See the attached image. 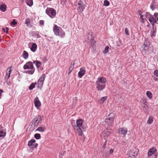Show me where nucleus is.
<instances>
[{
	"mask_svg": "<svg viewBox=\"0 0 158 158\" xmlns=\"http://www.w3.org/2000/svg\"><path fill=\"white\" fill-rule=\"evenodd\" d=\"M106 80L103 77H98L96 82V88L98 91L103 90L105 87Z\"/></svg>",
	"mask_w": 158,
	"mask_h": 158,
	"instance_id": "1",
	"label": "nucleus"
},
{
	"mask_svg": "<svg viewBox=\"0 0 158 158\" xmlns=\"http://www.w3.org/2000/svg\"><path fill=\"white\" fill-rule=\"evenodd\" d=\"M139 15L140 16V18L141 19V22L142 23H144V19L143 17L146 19V20H148L152 26H154V23L157 21L155 19L154 16L151 15L149 13L147 12L144 15H142L141 14L139 13Z\"/></svg>",
	"mask_w": 158,
	"mask_h": 158,
	"instance_id": "2",
	"label": "nucleus"
},
{
	"mask_svg": "<svg viewBox=\"0 0 158 158\" xmlns=\"http://www.w3.org/2000/svg\"><path fill=\"white\" fill-rule=\"evenodd\" d=\"M46 12L51 18H53L56 15V11L53 9L50 8H47Z\"/></svg>",
	"mask_w": 158,
	"mask_h": 158,
	"instance_id": "3",
	"label": "nucleus"
},
{
	"mask_svg": "<svg viewBox=\"0 0 158 158\" xmlns=\"http://www.w3.org/2000/svg\"><path fill=\"white\" fill-rule=\"evenodd\" d=\"M114 117V114H110L105 119L104 121L105 123H107L108 125L110 124L113 122Z\"/></svg>",
	"mask_w": 158,
	"mask_h": 158,
	"instance_id": "4",
	"label": "nucleus"
},
{
	"mask_svg": "<svg viewBox=\"0 0 158 158\" xmlns=\"http://www.w3.org/2000/svg\"><path fill=\"white\" fill-rule=\"evenodd\" d=\"M41 117L39 116H36L34 118L33 120V123H34V127H36L38 125L39 123L41 122Z\"/></svg>",
	"mask_w": 158,
	"mask_h": 158,
	"instance_id": "5",
	"label": "nucleus"
},
{
	"mask_svg": "<svg viewBox=\"0 0 158 158\" xmlns=\"http://www.w3.org/2000/svg\"><path fill=\"white\" fill-rule=\"evenodd\" d=\"M127 154L129 156L134 158L137 156V153L135 150L131 149L128 152Z\"/></svg>",
	"mask_w": 158,
	"mask_h": 158,
	"instance_id": "6",
	"label": "nucleus"
},
{
	"mask_svg": "<svg viewBox=\"0 0 158 158\" xmlns=\"http://www.w3.org/2000/svg\"><path fill=\"white\" fill-rule=\"evenodd\" d=\"M74 129L79 135H82V131H85V128L84 127H81V128H78V127H74Z\"/></svg>",
	"mask_w": 158,
	"mask_h": 158,
	"instance_id": "7",
	"label": "nucleus"
},
{
	"mask_svg": "<svg viewBox=\"0 0 158 158\" xmlns=\"http://www.w3.org/2000/svg\"><path fill=\"white\" fill-rule=\"evenodd\" d=\"M45 77V75L43 74L41 77L39 79L38 81V87H41L42 86Z\"/></svg>",
	"mask_w": 158,
	"mask_h": 158,
	"instance_id": "8",
	"label": "nucleus"
},
{
	"mask_svg": "<svg viewBox=\"0 0 158 158\" xmlns=\"http://www.w3.org/2000/svg\"><path fill=\"white\" fill-rule=\"evenodd\" d=\"M149 41L146 40L144 42V44L142 45V47L143 48V50L145 52L147 51L149 48Z\"/></svg>",
	"mask_w": 158,
	"mask_h": 158,
	"instance_id": "9",
	"label": "nucleus"
},
{
	"mask_svg": "<svg viewBox=\"0 0 158 158\" xmlns=\"http://www.w3.org/2000/svg\"><path fill=\"white\" fill-rule=\"evenodd\" d=\"M23 68L25 69H33V66L32 62H28L24 65Z\"/></svg>",
	"mask_w": 158,
	"mask_h": 158,
	"instance_id": "10",
	"label": "nucleus"
},
{
	"mask_svg": "<svg viewBox=\"0 0 158 158\" xmlns=\"http://www.w3.org/2000/svg\"><path fill=\"white\" fill-rule=\"evenodd\" d=\"M35 141L34 139H32L30 141H29L28 143V145L30 148H34L36 147L37 145H36L35 143Z\"/></svg>",
	"mask_w": 158,
	"mask_h": 158,
	"instance_id": "11",
	"label": "nucleus"
},
{
	"mask_svg": "<svg viewBox=\"0 0 158 158\" xmlns=\"http://www.w3.org/2000/svg\"><path fill=\"white\" fill-rule=\"evenodd\" d=\"M34 104L35 106L37 109L41 106V103L38 97L36 98L34 100Z\"/></svg>",
	"mask_w": 158,
	"mask_h": 158,
	"instance_id": "12",
	"label": "nucleus"
},
{
	"mask_svg": "<svg viewBox=\"0 0 158 158\" xmlns=\"http://www.w3.org/2000/svg\"><path fill=\"white\" fill-rule=\"evenodd\" d=\"M61 29V28L60 27L56 25H55L53 28V31L55 34L56 35H59V32Z\"/></svg>",
	"mask_w": 158,
	"mask_h": 158,
	"instance_id": "13",
	"label": "nucleus"
},
{
	"mask_svg": "<svg viewBox=\"0 0 158 158\" xmlns=\"http://www.w3.org/2000/svg\"><path fill=\"white\" fill-rule=\"evenodd\" d=\"M127 131V128H120L118 130V133L120 134L125 135Z\"/></svg>",
	"mask_w": 158,
	"mask_h": 158,
	"instance_id": "14",
	"label": "nucleus"
},
{
	"mask_svg": "<svg viewBox=\"0 0 158 158\" xmlns=\"http://www.w3.org/2000/svg\"><path fill=\"white\" fill-rule=\"evenodd\" d=\"M83 123V121L81 119H78L76 121L77 126H75L74 127H78V128L82 127V126Z\"/></svg>",
	"mask_w": 158,
	"mask_h": 158,
	"instance_id": "15",
	"label": "nucleus"
},
{
	"mask_svg": "<svg viewBox=\"0 0 158 158\" xmlns=\"http://www.w3.org/2000/svg\"><path fill=\"white\" fill-rule=\"evenodd\" d=\"M156 151V149L154 148H151L148 152V157L151 156Z\"/></svg>",
	"mask_w": 158,
	"mask_h": 158,
	"instance_id": "16",
	"label": "nucleus"
},
{
	"mask_svg": "<svg viewBox=\"0 0 158 158\" xmlns=\"http://www.w3.org/2000/svg\"><path fill=\"white\" fill-rule=\"evenodd\" d=\"M85 70L81 68L80 71L78 73V76L80 78H81L85 74Z\"/></svg>",
	"mask_w": 158,
	"mask_h": 158,
	"instance_id": "17",
	"label": "nucleus"
},
{
	"mask_svg": "<svg viewBox=\"0 0 158 158\" xmlns=\"http://www.w3.org/2000/svg\"><path fill=\"white\" fill-rule=\"evenodd\" d=\"M102 134L104 137H108L110 135L111 133L107 130H106L103 131Z\"/></svg>",
	"mask_w": 158,
	"mask_h": 158,
	"instance_id": "18",
	"label": "nucleus"
},
{
	"mask_svg": "<svg viewBox=\"0 0 158 158\" xmlns=\"http://www.w3.org/2000/svg\"><path fill=\"white\" fill-rule=\"evenodd\" d=\"M37 46L36 44L33 43L31 48V50L33 52H35L36 50Z\"/></svg>",
	"mask_w": 158,
	"mask_h": 158,
	"instance_id": "19",
	"label": "nucleus"
},
{
	"mask_svg": "<svg viewBox=\"0 0 158 158\" xmlns=\"http://www.w3.org/2000/svg\"><path fill=\"white\" fill-rule=\"evenodd\" d=\"M11 67H10V69H9V71H8V69H7V70L6 75V78L7 79H8L10 77V72L11 71Z\"/></svg>",
	"mask_w": 158,
	"mask_h": 158,
	"instance_id": "20",
	"label": "nucleus"
},
{
	"mask_svg": "<svg viewBox=\"0 0 158 158\" xmlns=\"http://www.w3.org/2000/svg\"><path fill=\"white\" fill-rule=\"evenodd\" d=\"M6 6L5 4H2L0 6V9L2 11L4 12L6 10Z\"/></svg>",
	"mask_w": 158,
	"mask_h": 158,
	"instance_id": "21",
	"label": "nucleus"
},
{
	"mask_svg": "<svg viewBox=\"0 0 158 158\" xmlns=\"http://www.w3.org/2000/svg\"><path fill=\"white\" fill-rule=\"evenodd\" d=\"M74 63H71V66L70 67L69 70V72L68 73V74H69L72 71L73 69L74 66Z\"/></svg>",
	"mask_w": 158,
	"mask_h": 158,
	"instance_id": "22",
	"label": "nucleus"
},
{
	"mask_svg": "<svg viewBox=\"0 0 158 158\" xmlns=\"http://www.w3.org/2000/svg\"><path fill=\"white\" fill-rule=\"evenodd\" d=\"M107 98V97L106 96L102 97L100 99L99 102L100 104H102Z\"/></svg>",
	"mask_w": 158,
	"mask_h": 158,
	"instance_id": "23",
	"label": "nucleus"
},
{
	"mask_svg": "<svg viewBox=\"0 0 158 158\" xmlns=\"http://www.w3.org/2000/svg\"><path fill=\"white\" fill-rule=\"evenodd\" d=\"M78 10L79 12L81 13L85 8L84 5H79Z\"/></svg>",
	"mask_w": 158,
	"mask_h": 158,
	"instance_id": "24",
	"label": "nucleus"
},
{
	"mask_svg": "<svg viewBox=\"0 0 158 158\" xmlns=\"http://www.w3.org/2000/svg\"><path fill=\"white\" fill-rule=\"evenodd\" d=\"M65 35V32H64L63 30L61 28L59 32V35H57L60 36L61 37H63Z\"/></svg>",
	"mask_w": 158,
	"mask_h": 158,
	"instance_id": "25",
	"label": "nucleus"
},
{
	"mask_svg": "<svg viewBox=\"0 0 158 158\" xmlns=\"http://www.w3.org/2000/svg\"><path fill=\"white\" fill-rule=\"evenodd\" d=\"M28 56V53L26 51H24L23 52V56L25 59L27 58Z\"/></svg>",
	"mask_w": 158,
	"mask_h": 158,
	"instance_id": "26",
	"label": "nucleus"
},
{
	"mask_svg": "<svg viewBox=\"0 0 158 158\" xmlns=\"http://www.w3.org/2000/svg\"><path fill=\"white\" fill-rule=\"evenodd\" d=\"M26 2L27 4L30 6H31L33 4V0H26Z\"/></svg>",
	"mask_w": 158,
	"mask_h": 158,
	"instance_id": "27",
	"label": "nucleus"
},
{
	"mask_svg": "<svg viewBox=\"0 0 158 158\" xmlns=\"http://www.w3.org/2000/svg\"><path fill=\"white\" fill-rule=\"evenodd\" d=\"M153 121V117L151 116L149 117L147 121V123L148 124H151Z\"/></svg>",
	"mask_w": 158,
	"mask_h": 158,
	"instance_id": "28",
	"label": "nucleus"
},
{
	"mask_svg": "<svg viewBox=\"0 0 158 158\" xmlns=\"http://www.w3.org/2000/svg\"><path fill=\"white\" fill-rule=\"evenodd\" d=\"M146 95L149 98H152V93L150 91H148L146 92Z\"/></svg>",
	"mask_w": 158,
	"mask_h": 158,
	"instance_id": "29",
	"label": "nucleus"
},
{
	"mask_svg": "<svg viewBox=\"0 0 158 158\" xmlns=\"http://www.w3.org/2000/svg\"><path fill=\"white\" fill-rule=\"evenodd\" d=\"M46 129V128L44 127H38L36 130L40 132H44Z\"/></svg>",
	"mask_w": 158,
	"mask_h": 158,
	"instance_id": "30",
	"label": "nucleus"
},
{
	"mask_svg": "<svg viewBox=\"0 0 158 158\" xmlns=\"http://www.w3.org/2000/svg\"><path fill=\"white\" fill-rule=\"evenodd\" d=\"M36 83H32L31 85L29 86V89L30 90H32L33 88L35 87V84Z\"/></svg>",
	"mask_w": 158,
	"mask_h": 158,
	"instance_id": "31",
	"label": "nucleus"
},
{
	"mask_svg": "<svg viewBox=\"0 0 158 158\" xmlns=\"http://www.w3.org/2000/svg\"><path fill=\"white\" fill-rule=\"evenodd\" d=\"M36 62V65L38 68L41 65V63L38 61H34V63H35Z\"/></svg>",
	"mask_w": 158,
	"mask_h": 158,
	"instance_id": "32",
	"label": "nucleus"
},
{
	"mask_svg": "<svg viewBox=\"0 0 158 158\" xmlns=\"http://www.w3.org/2000/svg\"><path fill=\"white\" fill-rule=\"evenodd\" d=\"M25 23L27 25V26L28 27L30 25V21L29 19H27L26 20Z\"/></svg>",
	"mask_w": 158,
	"mask_h": 158,
	"instance_id": "33",
	"label": "nucleus"
},
{
	"mask_svg": "<svg viewBox=\"0 0 158 158\" xmlns=\"http://www.w3.org/2000/svg\"><path fill=\"white\" fill-rule=\"evenodd\" d=\"M31 70H29L27 71L26 72L28 73V74H33V73H34L35 70L34 69H31Z\"/></svg>",
	"mask_w": 158,
	"mask_h": 158,
	"instance_id": "34",
	"label": "nucleus"
},
{
	"mask_svg": "<svg viewBox=\"0 0 158 158\" xmlns=\"http://www.w3.org/2000/svg\"><path fill=\"white\" fill-rule=\"evenodd\" d=\"M109 47L108 46H106L105 47V50L103 51V52L104 54H106L107 53L109 50Z\"/></svg>",
	"mask_w": 158,
	"mask_h": 158,
	"instance_id": "35",
	"label": "nucleus"
},
{
	"mask_svg": "<svg viewBox=\"0 0 158 158\" xmlns=\"http://www.w3.org/2000/svg\"><path fill=\"white\" fill-rule=\"evenodd\" d=\"M6 135V133L5 132L2 131H0V137L5 136Z\"/></svg>",
	"mask_w": 158,
	"mask_h": 158,
	"instance_id": "36",
	"label": "nucleus"
},
{
	"mask_svg": "<svg viewBox=\"0 0 158 158\" xmlns=\"http://www.w3.org/2000/svg\"><path fill=\"white\" fill-rule=\"evenodd\" d=\"M84 0H80L78 3V5H84Z\"/></svg>",
	"mask_w": 158,
	"mask_h": 158,
	"instance_id": "37",
	"label": "nucleus"
},
{
	"mask_svg": "<svg viewBox=\"0 0 158 158\" xmlns=\"http://www.w3.org/2000/svg\"><path fill=\"white\" fill-rule=\"evenodd\" d=\"M110 3L109 1L107 0H105L104 1V6H107L109 5Z\"/></svg>",
	"mask_w": 158,
	"mask_h": 158,
	"instance_id": "38",
	"label": "nucleus"
},
{
	"mask_svg": "<svg viewBox=\"0 0 158 158\" xmlns=\"http://www.w3.org/2000/svg\"><path fill=\"white\" fill-rule=\"evenodd\" d=\"M35 137L36 139H39L40 138V134H36L35 135Z\"/></svg>",
	"mask_w": 158,
	"mask_h": 158,
	"instance_id": "39",
	"label": "nucleus"
},
{
	"mask_svg": "<svg viewBox=\"0 0 158 158\" xmlns=\"http://www.w3.org/2000/svg\"><path fill=\"white\" fill-rule=\"evenodd\" d=\"M95 41L94 40H91V45L92 46V47H94V48H95Z\"/></svg>",
	"mask_w": 158,
	"mask_h": 158,
	"instance_id": "40",
	"label": "nucleus"
},
{
	"mask_svg": "<svg viewBox=\"0 0 158 158\" xmlns=\"http://www.w3.org/2000/svg\"><path fill=\"white\" fill-rule=\"evenodd\" d=\"M11 25H12L15 26L17 24V23L15 21V20L14 19L11 23Z\"/></svg>",
	"mask_w": 158,
	"mask_h": 158,
	"instance_id": "41",
	"label": "nucleus"
},
{
	"mask_svg": "<svg viewBox=\"0 0 158 158\" xmlns=\"http://www.w3.org/2000/svg\"><path fill=\"white\" fill-rule=\"evenodd\" d=\"M125 32L126 35H129V33L128 30L127 28H126L125 29Z\"/></svg>",
	"mask_w": 158,
	"mask_h": 158,
	"instance_id": "42",
	"label": "nucleus"
},
{
	"mask_svg": "<svg viewBox=\"0 0 158 158\" xmlns=\"http://www.w3.org/2000/svg\"><path fill=\"white\" fill-rule=\"evenodd\" d=\"M154 74L157 77H158V70H156L154 72Z\"/></svg>",
	"mask_w": 158,
	"mask_h": 158,
	"instance_id": "43",
	"label": "nucleus"
},
{
	"mask_svg": "<svg viewBox=\"0 0 158 158\" xmlns=\"http://www.w3.org/2000/svg\"><path fill=\"white\" fill-rule=\"evenodd\" d=\"M77 98H75L73 99V102L75 103V104H76V103H77Z\"/></svg>",
	"mask_w": 158,
	"mask_h": 158,
	"instance_id": "44",
	"label": "nucleus"
},
{
	"mask_svg": "<svg viewBox=\"0 0 158 158\" xmlns=\"http://www.w3.org/2000/svg\"><path fill=\"white\" fill-rule=\"evenodd\" d=\"M40 25H44V21L43 20H40Z\"/></svg>",
	"mask_w": 158,
	"mask_h": 158,
	"instance_id": "45",
	"label": "nucleus"
},
{
	"mask_svg": "<svg viewBox=\"0 0 158 158\" xmlns=\"http://www.w3.org/2000/svg\"><path fill=\"white\" fill-rule=\"evenodd\" d=\"M106 141L104 142V144H103V146H102V148H105V146H106Z\"/></svg>",
	"mask_w": 158,
	"mask_h": 158,
	"instance_id": "46",
	"label": "nucleus"
},
{
	"mask_svg": "<svg viewBox=\"0 0 158 158\" xmlns=\"http://www.w3.org/2000/svg\"><path fill=\"white\" fill-rule=\"evenodd\" d=\"M113 151H114V149H111L110 150V153H112L113 152Z\"/></svg>",
	"mask_w": 158,
	"mask_h": 158,
	"instance_id": "47",
	"label": "nucleus"
},
{
	"mask_svg": "<svg viewBox=\"0 0 158 158\" xmlns=\"http://www.w3.org/2000/svg\"><path fill=\"white\" fill-rule=\"evenodd\" d=\"M3 91L2 90L0 89V97L1 96V94L3 92Z\"/></svg>",
	"mask_w": 158,
	"mask_h": 158,
	"instance_id": "48",
	"label": "nucleus"
},
{
	"mask_svg": "<svg viewBox=\"0 0 158 158\" xmlns=\"http://www.w3.org/2000/svg\"><path fill=\"white\" fill-rule=\"evenodd\" d=\"M154 80L155 81H156L158 80V79L156 77H154Z\"/></svg>",
	"mask_w": 158,
	"mask_h": 158,
	"instance_id": "49",
	"label": "nucleus"
},
{
	"mask_svg": "<svg viewBox=\"0 0 158 158\" xmlns=\"http://www.w3.org/2000/svg\"><path fill=\"white\" fill-rule=\"evenodd\" d=\"M6 33H7L8 32V31L9 30V29H8V27H6Z\"/></svg>",
	"mask_w": 158,
	"mask_h": 158,
	"instance_id": "50",
	"label": "nucleus"
},
{
	"mask_svg": "<svg viewBox=\"0 0 158 158\" xmlns=\"http://www.w3.org/2000/svg\"><path fill=\"white\" fill-rule=\"evenodd\" d=\"M143 102H144V104H145V103L146 102V100L145 99L143 100Z\"/></svg>",
	"mask_w": 158,
	"mask_h": 158,
	"instance_id": "51",
	"label": "nucleus"
},
{
	"mask_svg": "<svg viewBox=\"0 0 158 158\" xmlns=\"http://www.w3.org/2000/svg\"><path fill=\"white\" fill-rule=\"evenodd\" d=\"M2 30L3 31H4L5 32V28H2Z\"/></svg>",
	"mask_w": 158,
	"mask_h": 158,
	"instance_id": "52",
	"label": "nucleus"
},
{
	"mask_svg": "<svg viewBox=\"0 0 158 158\" xmlns=\"http://www.w3.org/2000/svg\"><path fill=\"white\" fill-rule=\"evenodd\" d=\"M2 126L1 125H0V130H1V129L2 128Z\"/></svg>",
	"mask_w": 158,
	"mask_h": 158,
	"instance_id": "53",
	"label": "nucleus"
},
{
	"mask_svg": "<svg viewBox=\"0 0 158 158\" xmlns=\"http://www.w3.org/2000/svg\"><path fill=\"white\" fill-rule=\"evenodd\" d=\"M40 37V35H38H38H37V37L38 38V37Z\"/></svg>",
	"mask_w": 158,
	"mask_h": 158,
	"instance_id": "54",
	"label": "nucleus"
},
{
	"mask_svg": "<svg viewBox=\"0 0 158 158\" xmlns=\"http://www.w3.org/2000/svg\"><path fill=\"white\" fill-rule=\"evenodd\" d=\"M33 129H34V128L32 127V128L31 130H33Z\"/></svg>",
	"mask_w": 158,
	"mask_h": 158,
	"instance_id": "55",
	"label": "nucleus"
},
{
	"mask_svg": "<svg viewBox=\"0 0 158 158\" xmlns=\"http://www.w3.org/2000/svg\"><path fill=\"white\" fill-rule=\"evenodd\" d=\"M52 0H48L49 1H51Z\"/></svg>",
	"mask_w": 158,
	"mask_h": 158,
	"instance_id": "56",
	"label": "nucleus"
},
{
	"mask_svg": "<svg viewBox=\"0 0 158 158\" xmlns=\"http://www.w3.org/2000/svg\"><path fill=\"white\" fill-rule=\"evenodd\" d=\"M156 158V156L155 158Z\"/></svg>",
	"mask_w": 158,
	"mask_h": 158,
	"instance_id": "57",
	"label": "nucleus"
},
{
	"mask_svg": "<svg viewBox=\"0 0 158 158\" xmlns=\"http://www.w3.org/2000/svg\"><path fill=\"white\" fill-rule=\"evenodd\" d=\"M1 37V36H0V37ZM1 40L0 39V41Z\"/></svg>",
	"mask_w": 158,
	"mask_h": 158,
	"instance_id": "58",
	"label": "nucleus"
}]
</instances>
